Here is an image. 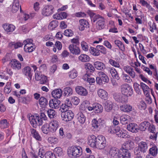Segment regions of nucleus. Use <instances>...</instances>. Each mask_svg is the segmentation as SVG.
<instances>
[{"instance_id": "dca6fc26", "label": "nucleus", "mask_w": 158, "mask_h": 158, "mask_svg": "<svg viewBox=\"0 0 158 158\" xmlns=\"http://www.w3.org/2000/svg\"><path fill=\"white\" fill-rule=\"evenodd\" d=\"M3 27L5 31L7 34H10L11 32L14 31L15 28V27L12 24L5 23L3 24Z\"/></svg>"}, {"instance_id": "2eb2a0df", "label": "nucleus", "mask_w": 158, "mask_h": 158, "mask_svg": "<svg viewBox=\"0 0 158 158\" xmlns=\"http://www.w3.org/2000/svg\"><path fill=\"white\" fill-rule=\"evenodd\" d=\"M79 25L78 28L80 30L83 31L84 30L85 28L89 27L88 26L89 23L88 21L84 19H80L79 21Z\"/></svg>"}, {"instance_id": "603ef678", "label": "nucleus", "mask_w": 158, "mask_h": 158, "mask_svg": "<svg viewBox=\"0 0 158 158\" xmlns=\"http://www.w3.org/2000/svg\"><path fill=\"white\" fill-rule=\"evenodd\" d=\"M122 78L126 82L130 83L132 81V80L130 77L126 74L123 73L122 74Z\"/></svg>"}, {"instance_id": "9b49d317", "label": "nucleus", "mask_w": 158, "mask_h": 158, "mask_svg": "<svg viewBox=\"0 0 158 158\" xmlns=\"http://www.w3.org/2000/svg\"><path fill=\"white\" fill-rule=\"evenodd\" d=\"M49 125L51 129V132L54 133L57 130L59 125V123L58 120H53L50 121Z\"/></svg>"}, {"instance_id": "bf43d9fd", "label": "nucleus", "mask_w": 158, "mask_h": 158, "mask_svg": "<svg viewBox=\"0 0 158 158\" xmlns=\"http://www.w3.org/2000/svg\"><path fill=\"white\" fill-rule=\"evenodd\" d=\"M23 45V43L17 42L15 44H13L12 43H10L9 46H13L15 49L18 48L19 47H21Z\"/></svg>"}, {"instance_id": "c9c22d12", "label": "nucleus", "mask_w": 158, "mask_h": 158, "mask_svg": "<svg viewBox=\"0 0 158 158\" xmlns=\"http://www.w3.org/2000/svg\"><path fill=\"white\" fill-rule=\"evenodd\" d=\"M139 147L141 152H145L148 149V145L146 142L142 141L139 144Z\"/></svg>"}, {"instance_id": "ea45409f", "label": "nucleus", "mask_w": 158, "mask_h": 158, "mask_svg": "<svg viewBox=\"0 0 158 158\" xmlns=\"http://www.w3.org/2000/svg\"><path fill=\"white\" fill-rule=\"evenodd\" d=\"M102 120L101 119L97 120L96 119H94L92 121V125L94 128H98L101 125Z\"/></svg>"}, {"instance_id": "680f3d73", "label": "nucleus", "mask_w": 158, "mask_h": 158, "mask_svg": "<svg viewBox=\"0 0 158 158\" xmlns=\"http://www.w3.org/2000/svg\"><path fill=\"white\" fill-rule=\"evenodd\" d=\"M138 108L140 110H144L146 108V103L143 101H141L137 105Z\"/></svg>"}, {"instance_id": "6e6552de", "label": "nucleus", "mask_w": 158, "mask_h": 158, "mask_svg": "<svg viewBox=\"0 0 158 158\" xmlns=\"http://www.w3.org/2000/svg\"><path fill=\"white\" fill-rule=\"evenodd\" d=\"M61 116L63 120L67 122L71 120L73 118L74 114L72 111L69 110L62 113Z\"/></svg>"}, {"instance_id": "5701e85b", "label": "nucleus", "mask_w": 158, "mask_h": 158, "mask_svg": "<svg viewBox=\"0 0 158 158\" xmlns=\"http://www.w3.org/2000/svg\"><path fill=\"white\" fill-rule=\"evenodd\" d=\"M51 94L54 98H59L62 96V91L60 89H56L53 90Z\"/></svg>"}, {"instance_id": "e2e57ef3", "label": "nucleus", "mask_w": 158, "mask_h": 158, "mask_svg": "<svg viewBox=\"0 0 158 158\" xmlns=\"http://www.w3.org/2000/svg\"><path fill=\"white\" fill-rule=\"evenodd\" d=\"M81 45L82 49L85 51H88L89 47L88 44L86 42L83 41L81 43Z\"/></svg>"}, {"instance_id": "c85d7f7f", "label": "nucleus", "mask_w": 158, "mask_h": 158, "mask_svg": "<svg viewBox=\"0 0 158 158\" xmlns=\"http://www.w3.org/2000/svg\"><path fill=\"white\" fill-rule=\"evenodd\" d=\"M35 47L33 44H25L24 49L26 52H31L35 49Z\"/></svg>"}, {"instance_id": "79ce46f5", "label": "nucleus", "mask_w": 158, "mask_h": 158, "mask_svg": "<svg viewBox=\"0 0 158 158\" xmlns=\"http://www.w3.org/2000/svg\"><path fill=\"white\" fill-rule=\"evenodd\" d=\"M42 131L45 134H48L49 132H51V129H50V127L49 124L47 123L44 124L41 128Z\"/></svg>"}, {"instance_id": "338daca9", "label": "nucleus", "mask_w": 158, "mask_h": 158, "mask_svg": "<svg viewBox=\"0 0 158 158\" xmlns=\"http://www.w3.org/2000/svg\"><path fill=\"white\" fill-rule=\"evenodd\" d=\"M123 132H122V134H118V137H121L122 138H129L130 137V136L129 135H128L127 133V132L125 130H123Z\"/></svg>"}, {"instance_id": "f03ea898", "label": "nucleus", "mask_w": 158, "mask_h": 158, "mask_svg": "<svg viewBox=\"0 0 158 158\" xmlns=\"http://www.w3.org/2000/svg\"><path fill=\"white\" fill-rule=\"evenodd\" d=\"M29 120L30 124L34 128H36L37 126L41 125L43 123V121L40 118L39 116L32 115L29 117Z\"/></svg>"}, {"instance_id": "39448f33", "label": "nucleus", "mask_w": 158, "mask_h": 158, "mask_svg": "<svg viewBox=\"0 0 158 158\" xmlns=\"http://www.w3.org/2000/svg\"><path fill=\"white\" fill-rule=\"evenodd\" d=\"M121 91L122 94L127 98L131 96L133 93V90L131 87L128 84H123L121 86Z\"/></svg>"}, {"instance_id": "052dcab7", "label": "nucleus", "mask_w": 158, "mask_h": 158, "mask_svg": "<svg viewBox=\"0 0 158 158\" xmlns=\"http://www.w3.org/2000/svg\"><path fill=\"white\" fill-rule=\"evenodd\" d=\"M69 77L72 79H74L77 76V73L75 70H73L69 73Z\"/></svg>"}, {"instance_id": "473e14b6", "label": "nucleus", "mask_w": 158, "mask_h": 158, "mask_svg": "<svg viewBox=\"0 0 158 158\" xmlns=\"http://www.w3.org/2000/svg\"><path fill=\"white\" fill-rule=\"evenodd\" d=\"M94 65L95 67L98 70H102L105 68V66L104 64L99 61L95 62Z\"/></svg>"}, {"instance_id": "37998d69", "label": "nucleus", "mask_w": 158, "mask_h": 158, "mask_svg": "<svg viewBox=\"0 0 158 158\" xmlns=\"http://www.w3.org/2000/svg\"><path fill=\"white\" fill-rule=\"evenodd\" d=\"M149 153L153 156H156L158 153V148L156 146H154L149 150Z\"/></svg>"}, {"instance_id": "393cba45", "label": "nucleus", "mask_w": 158, "mask_h": 158, "mask_svg": "<svg viewBox=\"0 0 158 158\" xmlns=\"http://www.w3.org/2000/svg\"><path fill=\"white\" fill-rule=\"evenodd\" d=\"M130 119V116L126 114H123L120 117V122L123 124H127Z\"/></svg>"}, {"instance_id": "5fc2aeb1", "label": "nucleus", "mask_w": 158, "mask_h": 158, "mask_svg": "<svg viewBox=\"0 0 158 158\" xmlns=\"http://www.w3.org/2000/svg\"><path fill=\"white\" fill-rule=\"evenodd\" d=\"M58 25V22L56 20L52 21L50 23L48 28L51 30H53Z\"/></svg>"}, {"instance_id": "6e6d98bb", "label": "nucleus", "mask_w": 158, "mask_h": 158, "mask_svg": "<svg viewBox=\"0 0 158 158\" xmlns=\"http://www.w3.org/2000/svg\"><path fill=\"white\" fill-rule=\"evenodd\" d=\"M49 143H56L58 142V140L57 138L55 137L51 136L49 137L48 139Z\"/></svg>"}, {"instance_id": "c03bdc74", "label": "nucleus", "mask_w": 158, "mask_h": 158, "mask_svg": "<svg viewBox=\"0 0 158 158\" xmlns=\"http://www.w3.org/2000/svg\"><path fill=\"white\" fill-rule=\"evenodd\" d=\"M89 51L90 53L94 56H98L100 55V52L98 49L97 48V46L95 48L93 47H90Z\"/></svg>"}, {"instance_id": "49530a36", "label": "nucleus", "mask_w": 158, "mask_h": 158, "mask_svg": "<svg viewBox=\"0 0 158 158\" xmlns=\"http://www.w3.org/2000/svg\"><path fill=\"white\" fill-rule=\"evenodd\" d=\"M9 123L7 120L3 119L0 121V127L1 129H5L8 127Z\"/></svg>"}, {"instance_id": "cd10ccee", "label": "nucleus", "mask_w": 158, "mask_h": 158, "mask_svg": "<svg viewBox=\"0 0 158 158\" xmlns=\"http://www.w3.org/2000/svg\"><path fill=\"white\" fill-rule=\"evenodd\" d=\"M78 121L81 124H83L85 122L86 118L85 115L81 112H79L77 115Z\"/></svg>"}, {"instance_id": "69168bd1", "label": "nucleus", "mask_w": 158, "mask_h": 158, "mask_svg": "<svg viewBox=\"0 0 158 158\" xmlns=\"http://www.w3.org/2000/svg\"><path fill=\"white\" fill-rule=\"evenodd\" d=\"M85 68L90 70V72H94L95 70V69L94 66L91 64L87 63L85 64Z\"/></svg>"}, {"instance_id": "58836bf2", "label": "nucleus", "mask_w": 158, "mask_h": 158, "mask_svg": "<svg viewBox=\"0 0 158 158\" xmlns=\"http://www.w3.org/2000/svg\"><path fill=\"white\" fill-rule=\"evenodd\" d=\"M94 111L95 113H100L102 112L103 110L102 106L99 104H94Z\"/></svg>"}, {"instance_id": "a211bd4d", "label": "nucleus", "mask_w": 158, "mask_h": 158, "mask_svg": "<svg viewBox=\"0 0 158 158\" xmlns=\"http://www.w3.org/2000/svg\"><path fill=\"white\" fill-rule=\"evenodd\" d=\"M97 139V138L94 135H89L88 137V144L93 148L95 147Z\"/></svg>"}, {"instance_id": "09e8293b", "label": "nucleus", "mask_w": 158, "mask_h": 158, "mask_svg": "<svg viewBox=\"0 0 158 158\" xmlns=\"http://www.w3.org/2000/svg\"><path fill=\"white\" fill-rule=\"evenodd\" d=\"M54 152L59 156H62L64 155L63 150L60 147L55 148L54 150Z\"/></svg>"}, {"instance_id": "3c124183", "label": "nucleus", "mask_w": 158, "mask_h": 158, "mask_svg": "<svg viewBox=\"0 0 158 158\" xmlns=\"http://www.w3.org/2000/svg\"><path fill=\"white\" fill-rule=\"evenodd\" d=\"M70 104H68V106L66 105V104H63L60 107V110L62 112V113L68 111V110L69 109V108L70 107Z\"/></svg>"}, {"instance_id": "bb28decb", "label": "nucleus", "mask_w": 158, "mask_h": 158, "mask_svg": "<svg viewBox=\"0 0 158 158\" xmlns=\"http://www.w3.org/2000/svg\"><path fill=\"white\" fill-rule=\"evenodd\" d=\"M150 126V123L148 121H144L142 123L139 127V130L142 131H145L147 128H149Z\"/></svg>"}, {"instance_id": "864d4df0", "label": "nucleus", "mask_w": 158, "mask_h": 158, "mask_svg": "<svg viewBox=\"0 0 158 158\" xmlns=\"http://www.w3.org/2000/svg\"><path fill=\"white\" fill-rule=\"evenodd\" d=\"M31 100V99L29 97H20L19 99V100L20 101V102L25 104L28 103Z\"/></svg>"}, {"instance_id": "6ab92c4d", "label": "nucleus", "mask_w": 158, "mask_h": 158, "mask_svg": "<svg viewBox=\"0 0 158 158\" xmlns=\"http://www.w3.org/2000/svg\"><path fill=\"white\" fill-rule=\"evenodd\" d=\"M127 129L132 133H136L139 130V127L137 124L131 123L127 126Z\"/></svg>"}, {"instance_id": "13d9d810", "label": "nucleus", "mask_w": 158, "mask_h": 158, "mask_svg": "<svg viewBox=\"0 0 158 158\" xmlns=\"http://www.w3.org/2000/svg\"><path fill=\"white\" fill-rule=\"evenodd\" d=\"M23 45V43L17 42L15 44H13L12 43H10L9 46H13L15 49L18 48L19 47H21Z\"/></svg>"}, {"instance_id": "2f4dec72", "label": "nucleus", "mask_w": 158, "mask_h": 158, "mask_svg": "<svg viewBox=\"0 0 158 158\" xmlns=\"http://www.w3.org/2000/svg\"><path fill=\"white\" fill-rule=\"evenodd\" d=\"M31 69L29 66L25 67L23 70V72L25 75L29 77L30 80H31L32 77V74L31 72Z\"/></svg>"}, {"instance_id": "20e7f679", "label": "nucleus", "mask_w": 158, "mask_h": 158, "mask_svg": "<svg viewBox=\"0 0 158 158\" xmlns=\"http://www.w3.org/2000/svg\"><path fill=\"white\" fill-rule=\"evenodd\" d=\"M35 78L36 81H39L40 84H48V80L45 76L42 75L39 71H36L35 74Z\"/></svg>"}, {"instance_id": "423d86ee", "label": "nucleus", "mask_w": 158, "mask_h": 158, "mask_svg": "<svg viewBox=\"0 0 158 158\" xmlns=\"http://www.w3.org/2000/svg\"><path fill=\"white\" fill-rule=\"evenodd\" d=\"M54 8L51 5H48L45 6L42 10V13L45 16H49L52 14Z\"/></svg>"}, {"instance_id": "0eeeda50", "label": "nucleus", "mask_w": 158, "mask_h": 158, "mask_svg": "<svg viewBox=\"0 0 158 158\" xmlns=\"http://www.w3.org/2000/svg\"><path fill=\"white\" fill-rule=\"evenodd\" d=\"M114 99L117 102L121 103L127 102L128 98L124 95L120 93H115L114 95Z\"/></svg>"}, {"instance_id": "4d7b16f0", "label": "nucleus", "mask_w": 158, "mask_h": 158, "mask_svg": "<svg viewBox=\"0 0 158 158\" xmlns=\"http://www.w3.org/2000/svg\"><path fill=\"white\" fill-rule=\"evenodd\" d=\"M71 102L74 105H77L80 102V99L77 97L73 96L71 99Z\"/></svg>"}, {"instance_id": "f704fd0d", "label": "nucleus", "mask_w": 158, "mask_h": 158, "mask_svg": "<svg viewBox=\"0 0 158 158\" xmlns=\"http://www.w3.org/2000/svg\"><path fill=\"white\" fill-rule=\"evenodd\" d=\"M78 60L82 62H85L89 61L90 60L89 57L87 55L82 54L78 57Z\"/></svg>"}, {"instance_id": "4c0bfd02", "label": "nucleus", "mask_w": 158, "mask_h": 158, "mask_svg": "<svg viewBox=\"0 0 158 158\" xmlns=\"http://www.w3.org/2000/svg\"><path fill=\"white\" fill-rule=\"evenodd\" d=\"M31 132L32 136L37 140L38 141H41V136L36 130L34 129H31Z\"/></svg>"}, {"instance_id": "f3484780", "label": "nucleus", "mask_w": 158, "mask_h": 158, "mask_svg": "<svg viewBox=\"0 0 158 158\" xmlns=\"http://www.w3.org/2000/svg\"><path fill=\"white\" fill-rule=\"evenodd\" d=\"M76 93L81 96H86L88 94V91L86 89L81 86H78L75 88Z\"/></svg>"}, {"instance_id": "f8f14e48", "label": "nucleus", "mask_w": 158, "mask_h": 158, "mask_svg": "<svg viewBox=\"0 0 158 158\" xmlns=\"http://www.w3.org/2000/svg\"><path fill=\"white\" fill-rule=\"evenodd\" d=\"M69 49L71 53L74 55H78L80 54L81 51L79 48L74 44L69 45Z\"/></svg>"}, {"instance_id": "4be33fe9", "label": "nucleus", "mask_w": 158, "mask_h": 158, "mask_svg": "<svg viewBox=\"0 0 158 158\" xmlns=\"http://www.w3.org/2000/svg\"><path fill=\"white\" fill-rule=\"evenodd\" d=\"M11 65V67L15 69L19 70L21 68V64L18 60L13 59L11 60L10 62Z\"/></svg>"}, {"instance_id": "0e129e2a", "label": "nucleus", "mask_w": 158, "mask_h": 158, "mask_svg": "<svg viewBox=\"0 0 158 158\" xmlns=\"http://www.w3.org/2000/svg\"><path fill=\"white\" fill-rule=\"evenodd\" d=\"M109 63L112 66L117 68H119L120 66L119 63L115 60L110 59L109 61Z\"/></svg>"}, {"instance_id": "9d476101", "label": "nucleus", "mask_w": 158, "mask_h": 158, "mask_svg": "<svg viewBox=\"0 0 158 158\" xmlns=\"http://www.w3.org/2000/svg\"><path fill=\"white\" fill-rule=\"evenodd\" d=\"M134 148V142L131 140L126 141L122 145L121 149L128 151L133 149Z\"/></svg>"}, {"instance_id": "7c9ffc66", "label": "nucleus", "mask_w": 158, "mask_h": 158, "mask_svg": "<svg viewBox=\"0 0 158 158\" xmlns=\"http://www.w3.org/2000/svg\"><path fill=\"white\" fill-rule=\"evenodd\" d=\"M39 103L41 107L45 108L48 105V102L45 97H41L39 100Z\"/></svg>"}, {"instance_id": "774afa93", "label": "nucleus", "mask_w": 158, "mask_h": 158, "mask_svg": "<svg viewBox=\"0 0 158 158\" xmlns=\"http://www.w3.org/2000/svg\"><path fill=\"white\" fill-rule=\"evenodd\" d=\"M46 158H56L54 154H53L52 152L48 151L46 153Z\"/></svg>"}, {"instance_id": "ddd939ff", "label": "nucleus", "mask_w": 158, "mask_h": 158, "mask_svg": "<svg viewBox=\"0 0 158 158\" xmlns=\"http://www.w3.org/2000/svg\"><path fill=\"white\" fill-rule=\"evenodd\" d=\"M60 102L56 98L51 99L49 102L50 107L52 108L57 109L60 106Z\"/></svg>"}, {"instance_id": "412c9836", "label": "nucleus", "mask_w": 158, "mask_h": 158, "mask_svg": "<svg viewBox=\"0 0 158 158\" xmlns=\"http://www.w3.org/2000/svg\"><path fill=\"white\" fill-rule=\"evenodd\" d=\"M124 69L127 73H128L131 77L134 78L135 77V73L134 69L131 66H126L124 67Z\"/></svg>"}, {"instance_id": "c756f323", "label": "nucleus", "mask_w": 158, "mask_h": 158, "mask_svg": "<svg viewBox=\"0 0 158 158\" xmlns=\"http://www.w3.org/2000/svg\"><path fill=\"white\" fill-rule=\"evenodd\" d=\"M19 0H14L11 9V11L13 13H15L19 10Z\"/></svg>"}, {"instance_id": "4468645a", "label": "nucleus", "mask_w": 158, "mask_h": 158, "mask_svg": "<svg viewBox=\"0 0 158 158\" xmlns=\"http://www.w3.org/2000/svg\"><path fill=\"white\" fill-rule=\"evenodd\" d=\"M97 93L99 97L102 100H106L109 98L108 93L103 89H98Z\"/></svg>"}, {"instance_id": "7ed1b4c3", "label": "nucleus", "mask_w": 158, "mask_h": 158, "mask_svg": "<svg viewBox=\"0 0 158 158\" xmlns=\"http://www.w3.org/2000/svg\"><path fill=\"white\" fill-rule=\"evenodd\" d=\"M106 145V141L105 137L102 135L98 136L95 147L99 149H102Z\"/></svg>"}, {"instance_id": "8fccbe9b", "label": "nucleus", "mask_w": 158, "mask_h": 158, "mask_svg": "<svg viewBox=\"0 0 158 158\" xmlns=\"http://www.w3.org/2000/svg\"><path fill=\"white\" fill-rule=\"evenodd\" d=\"M97 48L101 53L104 55H106L107 53V50L106 48L102 45H98L97 46Z\"/></svg>"}, {"instance_id": "1a4fd4ad", "label": "nucleus", "mask_w": 158, "mask_h": 158, "mask_svg": "<svg viewBox=\"0 0 158 158\" xmlns=\"http://www.w3.org/2000/svg\"><path fill=\"white\" fill-rule=\"evenodd\" d=\"M120 152V150L115 147H112L110 149L108 153L111 158H118Z\"/></svg>"}, {"instance_id": "a878e982", "label": "nucleus", "mask_w": 158, "mask_h": 158, "mask_svg": "<svg viewBox=\"0 0 158 158\" xmlns=\"http://www.w3.org/2000/svg\"><path fill=\"white\" fill-rule=\"evenodd\" d=\"M104 109L107 112H110L113 108V104L111 101L109 100L106 101L105 102Z\"/></svg>"}, {"instance_id": "b1692460", "label": "nucleus", "mask_w": 158, "mask_h": 158, "mask_svg": "<svg viewBox=\"0 0 158 158\" xmlns=\"http://www.w3.org/2000/svg\"><path fill=\"white\" fill-rule=\"evenodd\" d=\"M118 158H130L131 154L129 151L121 149Z\"/></svg>"}, {"instance_id": "de8ad7c7", "label": "nucleus", "mask_w": 158, "mask_h": 158, "mask_svg": "<svg viewBox=\"0 0 158 158\" xmlns=\"http://www.w3.org/2000/svg\"><path fill=\"white\" fill-rule=\"evenodd\" d=\"M48 115L50 118H54L56 117V113L55 110L52 109H50L47 111Z\"/></svg>"}, {"instance_id": "a18cd8bd", "label": "nucleus", "mask_w": 158, "mask_h": 158, "mask_svg": "<svg viewBox=\"0 0 158 158\" xmlns=\"http://www.w3.org/2000/svg\"><path fill=\"white\" fill-rule=\"evenodd\" d=\"M114 43L123 52L125 50V48L124 44L120 41L116 40L114 41Z\"/></svg>"}, {"instance_id": "e433bc0d", "label": "nucleus", "mask_w": 158, "mask_h": 158, "mask_svg": "<svg viewBox=\"0 0 158 158\" xmlns=\"http://www.w3.org/2000/svg\"><path fill=\"white\" fill-rule=\"evenodd\" d=\"M96 27L98 29L101 30L103 29L105 27V19L104 18L102 19L97 21L96 23Z\"/></svg>"}, {"instance_id": "aec40b11", "label": "nucleus", "mask_w": 158, "mask_h": 158, "mask_svg": "<svg viewBox=\"0 0 158 158\" xmlns=\"http://www.w3.org/2000/svg\"><path fill=\"white\" fill-rule=\"evenodd\" d=\"M120 110L125 113H129L131 111L132 107L129 104H125L119 107Z\"/></svg>"}, {"instance_id": "f257e3e1", "label": "nucleus", "mask_w": 158, "mask_h": 158, "mask_svg": "<svg viewBox=\"0 0 158 158\" xmlns=\"http://www.w3.org/2000/svg\"><path fill=\"white\" fill-rule=\"evenodd\" d=\"M67 152L68 155L70 157H78L82 154V148L79 146H72L68 148Z\"/></svg>"}, {"instance_id": "a19ab883", "label": "nucleus", "mask_w": 158, "mask_h": 158, "mask_svg": "<svg viewBox=\"0 0 158 158\" xmlns=\"http://www.w3.org/2000/svg\"><path fill=\"white\" fill-rule=\"evenodd\" d=\"M63 91L64 94L65 96H70L73 94L72 89L69 87L65 88L64 89Z\"/></svg>"}, {"instance_id": "72a5a7b5", "label": "nucleus", "mask_w": 158, "mask_h": 158, "mask_svg": "<svg viewBox=\"0 0 158 158\" xmlns=\"http://www.w3.org/2000/svg\"><path fill=\"white\" fill-rule=\"evenodd\" d=\"M109 71L112 76L114 78L116 79L117 80L119 79L120 77L118 73L114 68L113 67L111 68Z\"/></svg>"}]
</instances>
